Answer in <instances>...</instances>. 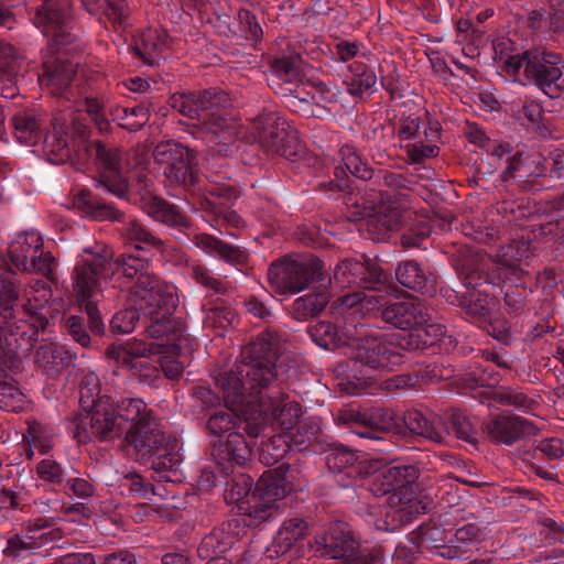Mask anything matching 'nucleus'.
I'll return each instance as SVG.
<instances>
[{
    "label": "nucleus",
    "instance_id": "obj_61",
    "mask_svg": "<svg viewBox=\"0 0 564 564\" xmlns=\"http://www.w3.org/2000/svg\"><path fill=\"white\" fill-rule=\"evenodd\" d=\"M73 523L78 522L79 525H83L85 530H79L77 532L76 529L73 528V545L76 541H79L82 539H88L90 527L88 523L84 521L90 520L91 516L94 514L95 508L89 502H73Z\"/></svg>",
    "mask_w": 564,
    "mask_h": 564
},
{
    "label": "nucleus",
    "instance_id": "obj_47",
    "mask_svg": "<svg viewBox=\"0 0 564 564\" xmlns=\"http://www.w3.org/2000/svg\"><path fill=\"white\" fill-rule=\"evenodd\" d=\"M373 370L393 371L405 361V356L394 345L393 338L379 337L378 347L375 352Z\"/></svg>",
    "mask_w": 564,
    "mask_h": 564
},
{
    "label": "nucleus",
    "instance_id": "obj_30",
    "mask_svg": "<svg viewBox=\"0 0 564 564\" xmlns=\"http://www.w3.org/2000/svg\"><path fill=\"white\" fill-rule=\"evenodd\" d=\"M147 214L155 221L163 224L192 242L196 232L193 221L181 208L163 198L153 197L145 205Z\"/></svg>",
    "mask_w": 564,
    "mask_h": 564
},
{
    "label": "nucleus",
    "instance_id": "obj_43",
    "mask_svg": "<svg viewBox=\"0 0 564 564\" xmlns=\"http://www.w3.org/2000/svg\"><path fill=\"white\" fill-rule=\"evenodd\" d=\"M329 303V294L325 291L308 292L296 297L289 306L290 315L305 322L319 315Z\"/></svg>",
    "mask_w": 564,
    "mask_h": 564
},
{
    "label": "nucleus",
    "instance_id": "obj_29",
    "mask_svg": "<svg viewBox=\"0 0 564 564\" xmlns=\"http://www.w3.org/2000/svg\"><path fill=\"white\" fill-rule=\"evenodd\" d=\"M397 281L405 289L426 296L437 292L438 275L436 270L416 260H405L395 268Z\"/></svg>",
    "mask_w": 564,
    "mask_h": 564
},
{
    "label": "nucleus",
    "instance_id": "obj_23",
    "mask_svg": "<svg viewBox=\"0 0 564 564\" xmlns=\"http://www.w3.org/2000/svg\"><path fill=\"white\" fill-rule=\"evenodd\" d=\"M420 469L413 464L397 463L382 469L375 478L372 491L376 495H391L392 499L420 512L415 507L419 490Z\"/></svg>",
    "mask_w": 564,
    "mask_h": 564
},
{
    "label": "nucleus",
    "instance_id": "obj_41",
    "mask_svg": "<svg viewBox=\"0 0 564 564\" xmlns=\"http://www.w3.org/2000/svg\"><path fill=\"white\" fill-rule=\"evenodd\" d=\"M408 334L393 335L394 345L400 349V354L405 356V352L425 350L433 345L431 335L443 336L445 334V327L437 324H430V322L423 327H414Z\"/></svg>",
    "mask_w": 564,
    "mask_h": 564
},
{
    "label": "nucleus",
    "instance_id": "obj_18",
    "mask_svg": "<svg viewBox=\"0 0 564 564\" xmlns=\"http://www.w3.org/2000/svg\"><path fill=\"white\" fill-rule=\"evenodd\" d=\"M312 549L323 557L341 560L349 564H377L379 552L361 549L348 523L334 521L314 536Z\"/></svg>",
    "mask_w": 564,
    "mask_h": 564
},
{
    "label": "nucleus",
    "instance_id": "obj_34",
    "mask_svg": "<svg viewBox=\"0 0 564 564\" xmlns=\"http://www.w3.org/2000/svg\"><path fill=\"white\" fill-rule=\"evenodd\" d=\"M251 130L256 141H297L300 138L297 129L274 112L259 116Z\"/></svg>",
    "mask_w": 564,
    "mask_h": 564
},
{
    "label": "nucleus",
    "instance_id": "obj_59",
    "mask_svg": "<svg viewBox=\"0 0 564 564\" xmlns=\"http://www.w3.org/2000/svg\"><path fill=\"white\" fill-rule=\"evenodd\" d=\"M523 459L530 462L531 459L555 460L564 455L563 443L560 438H546L540 441L532 449L524 452Z\"/></svg>",
    "mask_w": 564,
    "mask_h": 564
},
{
    "label": "nucleus",
    "instance_id": "obj_56",
    "mask_svg": "<svg viewBox=\"0 0 564 564\" xmlns=\"http://www.w3.org/2000/svg\"><path fill=\"white\" fill-rule=\"evenodd\" d=\"M351 78L345 83L347 90L352 96H361L364 91L371 89L377 83L376 74L362 63H354L349 66Z\"/></svg>",
    "mask_w": 564,
    "mask_h": 564
},
{
    "label": "nucleus",
    "instance_id": "obj_2",
    "mask_svg": "<svg viewBox=\"0 0 564 564\" xmlns=\"http://www.w3.org/2000/svg\"><path fill=\"white\" fill-rule=\"evenodd\" d=\"M90 419V427L84 421L77 425L76 440L86 443L93 437L108 442L124 436L141 458L151 464L156 481L181 482L183 457L178 441L161 427L153 410L141 398L124 397L104 400Z\"/></svg>",
    "mask_w": 564,
    "mask_h": 564
},
{
    "label": "nucleus",
    "instance_id": "obj_14",
    "mask_svg": "<svg viewBox=\"0 0 564 564\" xmlns=\"http://www.w3.org/2000/svg\"><path fill=\"white\" fill-rule=\"evenodd\" d=\"M289 468V464L282 463L265 470L258 479L251 498L240 506V517L245 527L258 528L275 517L280 509L279 501L291 490L286 480Z\"/></svg>",
    "mask_w": 564,
    "mask_h": 564
},
{
    "label": "nucleus",
    "instance_id": "obj_9",
    "mask_svg": "<svg viewBox=\"0 0 564 564\" xmlns=\"http://www.w3.org/2000/svg\"><path fill=\"white\" fill-rule=\"evenodd\" d=\"M529 246H509L501 256L499 262L488 267V272L484 276L486 281L492 283V288L499 286L503 292L505 311L512 317H518L530 311L531 296L538 284L520 267V261L528 257ZM471 264L459 265V271L465 272L469 280L467 283H474L475 278L482 276L477 273Z\"/></svg>",
    "mask_w": 564,
    "mask_h": 564
},
{
    "label": "nucleus",
    "instance_id": "obj_32",
    "mask_svg": "<svg viewBox=\"0 0 564 564\" xmlns=\"http://www.w3.org/2000/svg\"><path fill=\"white\" fill-rule=\"evenodd\" d=\"M192 243L206 254L220 259L241 272L250 269V254L241 247L232 246L208 234L195 235Z\"/></svg>",
    "mask_w": 564,
    "mask_h": 564
},
{
    "label": "nucleus",
    "instance_id": "obj_63",
    "mask_svg": "<svg viewBox=\"0 0 564 564\" xmlns=\"http://www.w3.org/2000/svg\"><path fill=\"white\" fill-rule=\"evenodd\" d=\"M243 306L247 313L262 322L271 323L275 318L273 307L256 295L248 296L243 302Z\"/></svg>",
    "mask_w": 564,
    "mask_h": 564
},
{
    "label": "nucleus",
    "instance_id": "obj_55",
    "mask_svg": "<svg viewBox=\"0 0 564 564\" xmlns=\"http://www.w3.org/2000/svg\"><path fill=\"white\" fill-rule=\"evenodd\" d=\"M264 151L275 152L291 162H303L313 165L316 161L308 150L306 143H259Z\"/></svg>",
    "mask_w": 564,
    "mask_h": 564
},
{
    "label": "nucleus",
    "instance_id": "obj_46",
    "mask_svg": "<svg viewBox=\"0 0 564 564\" xmlns=\"http://www.w3.org/2000/svg\"><path fill=\"white\" fill-rule=\"evenodd\" d=\"M202 310L204 312L203 325L205 328L223 332L231 326L236 319L235 311L219 299L216 301L209 300L207 303H204Z\"/></svg>",
    "mask_w": 564,
    "mask_h": 564
},
{
    "label": "nucleus",
    "instance_id": "obj_15",
    "mask_svg": "<svg viewBox=\"0 0 564 564\" xmlns=\"http://www.w3.org/2000/svg\"><path fill=\"white\" fill-rule=\"evenodd\" d=\"M167 336L154 338L152 343L129 339L126 343L111 345L107 349L110 358L129 368L133 377L149 387H159L164 381L160 365L151 360L156 355H178L181 347L175 351H169ZM158 364H160L158 361Z\"/></svg>",
    "mask_w": 564,
    "mask_h": 564
},
{
    "label": "nucleus",
    "instance_id": "obj_5",
    "mask_svg": "<svg viewBox=\"0 0 564 564\" xmlns=\"http://www.w3.org/2000/svg\"><path fill=\"white\" fill-rule=\"evenodd\" d=\"M223 399L226 409L209 415L206 430L215 437L210 442V457L227 471L230 467L243 466L250 459L252 443L246 440L245 433L251 440L257 438L260 436V426L253 424L250 410L227 402L225 393Z\"/></svg>",
    "mask_w": 564,
    "mask_h": 564
},
{
    "label": "nucleus",
    "instance_id": "obj_28",
    "mask_svg": "<svg viewBox=\"0 0 564 564\" xmlns=\"http://www.w3.org/2000/svg\"><path fill=\"white\" fill-rule=\"evenodd\" d=\"M73 383L78 388V403L80 412L73 416V438H76L77 425L84 421L90 427V419L99 410L98 405L104 400H110L108 395H100V380L97 375L85 368H77L73 373Z\"/></svg>",
    "mask_w": 564,
    "mask_h": 564
},
{
    "label": "nucleus",
    "instance_id": "obj_3",
    "mask_svg": "<svg viewBox=\"0 0 564 564\" xmlns=\"http://www.w3.org/2000/svg\"><path fill=\"white\" fill-rule=\"evenodd\" d=\"M111 274L131 282L129 290L134 296L175 294L173 285L153 273L147 257L122 253L111 261L100 245L82 247L73 268V306L76 304L79 312L85 315H73V341H77L82 347H88L90 344V336L84 327L85 321L93 334L101 335L105 330L97 303L100 280Z\"/></svg>",
    "mask_w": 564,
    "mask_h": 564
},
{
    "label": "nucleus",
    "instance_id": "obj_40",
    "mask_svg": "<svg viewBox=\"0 0 564 564\" xmlns=\"http://www.w3.org/2000/svg\"><path fill=\"white\" fill-rule=\"evenodd\" d=\"M403 424L414 434L434 443L444 442V423L434 414H425L417 409H409L402 416Z\"/></svg>",
    "mask_w": 564,
    "mask_h": 564
},
{
    "label": "nucleus",
    "instance_id": "obj_51",
    "mask_svg": "<svg viewBox=\"0 0 564 564\" xmlns=\"http://www.w3.org/2000/svg\"><path fill=\"white\" fill-rule=\"evenodd\" d=\"M412 542L420 552L425 550L435 553L440 544L449 542L445 531L435 524H421L412 532Z\"/></svg>",
    "mask_w": 564,
    "mask_h": 564
},
{
    "label": "nucleus",
    "instance_id": "obj_36",
    "mask_svg": "<svg viewBox=\"0 0 564 564\" xmlns=\"http://www.w3.org/2000/svg\"><path fill=\"white\" fill-rule=\"evenodd\" d=\"M487 431L494 442L511 445L521 437L532 434L534 426L521 416L499 415L488 422Z\"/></svg>",
    "mask_w": 564,
    "mask_h": 564
},
{
    "label": "nucleus",
    "instance_id": "obj_20",
    "mask_svg": "<svg viewBox=\"0 0 564 564\" xmlns=\"http://www.w3.org/2000/svg\"><path fill=\"white\" fill-rule=\"evenodd\" d=\"M153 160L164 165V175L171 183L184 189L194 191L200 182L196 153L185 143H156L152 151Z\"/></svg>",
    "mask_w": 564,
    "mask_h": 564
},
{
    "label": "nucleus",
    "instance_id": "obj_52",
    "mask_svg": "<svg viewBox=\"0 0 564 564\" xmlns=\"http://www.w3.org/2000/svg\"><path fill=\"white\" fill-rule=\"evenodd\" d=\"M516 47L512 40L501 37L494 42L495 59L503 64L508 74L517 75L523 66V53H514Z\"/></svg>",
    "mask_w": 564,
    "mask_h": 564
},
{
    "label": "nucleus",
    "instance_id": "obj_10",
    "mask_svg": "<svg viewBox=\"0 0 564 564\" xmlns=\"http://www.w3.org/2000/svg\"><path fill=\"white\" fill-rule=\"evenodd\" d=\"M345 310L359 312L362 317H370L384 325L401 330L423 327L431 321V315L423 301L414 296L403 299L384 294H365L348 292L343 295Z\"/></svg>",
    "mask_w": 564,
    "mask_h": 564
},
{
    "label": "nucleus",
    "instance_id": "obj_38",
    "mask_svg": "<svg viewBox=\"0 0 564 564\" xmlns=\"http://www.w3.org/2000/svg\"><path fill=\"white\" fill-rule=\"evenodd\" d=\"M73 110L78 117H73V138L89 139L91 137V127L104 133L108 129L109 121L100 116V105L96 99L86 98L83 102L73 105Z\"/></svg>",
    "mask_w": 564,
    "mask_h": 564
},
{
    "label": "nucleus",
    "instance_id": "obj_22",
    "mask_svg": "<svg viewBox=\"0 0 564 564\" xmlns=\"http://www.w3.org/2000/svg\"><path fill=\"white\" fill-rule=\"evenodd\" d=\"M453 268L463 282V285L467 289V299L465 304V313L478 321L486 322L491 316L492 312L496 310V300L495 295L490 293L489 288H492V283L486 281L485 276L475 278L474 283H467L469 276L465 272H460L459 265L463 264H471L470 267L477 273H481V275L487 274L488 268L481 265L477 258L474 256H460L456 259L452 260Z\"/></svg>",
    "mask_w": 564,
    "mask_h": 564
},
{
    "label": "nucleus",
    "instance_id": "obj_16",
    "mask_svg": "<svg viewBox=\"0 0 564 564\" xmlns=\"http://www.w3.org/2000/svg\"><path fill=\"white\" fill-rule=\"evenodd\" d=\"M338 425H346L351 433L369 442V448L390 452L393 447L390 433L399 427V416L388 408H373L362 412L355 406L341 409L335 415Z\"/></svg>",
    "mask_w": 564,
    "mask_h": 564
},
{
    "label": "nucleus",
    "instance_id": "obj_11",
    "mask_svg": "<svg viewBox=\"0 0 564 564\" xmlns=\"http://www.w3.org/2000/svg\"><path fill=\"white\" fill-rule=\"evenodd\" d=\"M283 378L265 383L259 392L243 391V400L235 402L226 398L232 405L250 410L253 424H259L260 435L267 436L268 426L284 433L300 421L301 405L292 400L282 386Z\"/></svg>",
    "mask_w": 564,
    "mask_h": 564
},
{
    "label": "nucleus",
    "instance_id": "obj_54",
    "mask_svg": "<svg viewBox=\"0 0 564 564\" xmlns=\"http://www.w3.org/2000/svg\"><path fill=\"white\" fill-rule=\"evenodd\" d=\"M378 336H361L357 329L356 335H354V339L348 345V348L351 349V358L371 369L372 364L375 362L373 359L378 347Z\"/></svg>",
    "mask_w": 564,
    "mask_h": 564
},
{
    "label": "nucleus",
    "instance_id": "obj_26",
    "mask_svg": "<svg viewBox=\"0 0 564 564\" xmlns=\"http://www.w3.org/2000/svg\"><path fill=\"white\" fill-rule=\"evenodd\" d=\"M238 198L236 188L225 184H213L204 188L198 198V206L206 215V221L214 226V223L228 224L235 228L242 226V218L231 209L234 202Z\"/></svg>",
    "mask_w": 564,
    "mask_h": 564
},
{
    "label": "nucleus",
    "instance_id": "obj_60",
    "mask_svg": "<svg viewBox=\"0 0 564 564\" xmlns=\"http://www.w3.org/2000/svg\"><path fill=\"white\" fill-rule=\"evenodd\" d=\"M122 487L128 489L132 496L142 499H151L154 496L161 495L158 486L137 473L128 474L124 477Z\"/></svg>",
    "mask_w": 564,
    "mask_h": 564
},
{
    "label": "nucleus",
    "instance_id": "obj_4",
    "mask_svg": "<svg viewBox=\"0 0 564 564\" xmlns=\"http://www.w3.org/2000/svg\"><path fill=\"white\" fill-rule=\"evenodd\" d=\"M285 333L268 327L260 332L241 351V360L235 369L224 371L216 378V383L224 391L225 398L241 402V391L259 392L265 383L281 379L276 361L285 350Z\"/></svg>",
    "mask_w": 564,
    "mask_h": 564
},
{
    "label": "nucleus",
    "instance_id": "obj_37",
    "mask_svg": "<svg viewBox=\"0 0 564 564\" xmlns=\"http://www.w3.org/2000/svg\"><path fill=\"white\" fill-rule=\"evenodd\" d=\"M308 525L302 518H292L283 522L271 545L265 547L264 554L268 558H275L286 554L292 547L306 535Z\"/></svg>",
    "mask_w": 564,
    "mask_h": 564
},
{
    "label": "nucleus",
    "instance_id": "obj_50",
    "mask_svg": "<svg viewBox=\"0 0 564 564\" xmlns=\"http://www.w3.org/2000/svg\"><path fill=\"white\" fill-rule=\"evenodd\" d=\"M285 440L282 433L262 440L258 448L260 463L268 467L282 464L281 460L291 452Z\"/></svg>",
    "mask_w": 564,
    "mask_h": 564
},
{
    "label": "nucleus",
    "instance_id": "obj_7",
    "mask_svg": "<svg viewBox=\"0 0 564 564\" xmlns=\"http://www.w3.org/2000/svg\"><path fill=\"white\" fill-rule=\"evenodd\" d=\"M169 105L180 115L198 122L204 138L243 141L247 135L243 128L231 117L227 109L231 106L227 93L212 87L195 91L174 93Z\"/></svg>",
    "mask_w": 564,
    "mask_h": 564
},
{
    "label": "nucleus",
    "instance_id": "obj_58",
    "mask_svg": "<svg viewBox=\"0 0 564 564\" xmlns=\"http://www.w3.org/2000/svg\"><path fill=\"white\" fill-rule=\"evenodd\" d=\"M12 124L19 141L37 138L41 123L31 110H22L12 117Z\"/></svg>",
    "mask_w": 564,
    "mask_h": 564
},
{
    "label": "nucleus",
    "instance_id": "obj_45",
    "mask_svg": "<svg viewBox=\"0 0 564 564\" xmlns=\"http://www.w3.org/2000/svg\"><path fill=\"white\" fill-rule=\"evenodd\" d=\"M488 397V405L495 403L503 406H512L524 413H531L538 406V402L529 398L525 393L509 387H499L496 390H491Z\"/></svg>",
    "mask_w": 564,
    "mask_h": 564
},
{
    "label": "nucleus",
    "instance_id": "obj_24",
    "mask_svg": "<svg viewBox=\"0 0 564 564\" xmlns=\"http://www.w3.org/2000/svg\"><path fill=\"white\" fill-rule=\"evenodd\" d=\"M343 295L336 301L335 310L337 316L334 322L323 321L307 328V334L312 341L326 350H335L347 347L357 333V322L355 316L359 312L345 310L341 305Z\"/></svg>",
    "mask_w": 564,
    "mask_h": 564
},
{
    "label": "nucleus",
    "instance_id": "obj_48",
    "mask_svg": "<svg viewBox=\"0 0 564 564\" xmlns=\"http://www.w3.org/2000/svg\"><path fill=\"white\" fill-rule=\"evenodd\" d=\"M270 72L284 83H296L301 78L302 58L295 52L274 56L270 59Z\"/></svg>",
    "mask_w": 564,
    "mask_h": 564
},
{
    "label": "nucleus",
    "instance_id": "obj_8",
    "mask_svg": "<svg viewBox=\"0 0 564 564\" xmlns=\"http://www.w3.org/2000/svg\"><path fill=\"white\" fill-rule=\"evenodd\" d=\"M33 21L46 36H51L48 52L43 61L44 75L41 80H45L52 95L65 98L67 104L70 87V37L67 18L55 0H44L43 6L37 8Z\"/></svg>",
    "mask_w": 564,
    "mask_h": 564
},
{
    "label": "nucleus",
    "instance_id": "obj_64",
    "mask_svg": "<svg viewBox=\"0 0 564 564\" xmlns=\"http://www.w3.org/2000/svg\"><path fill=\"white\" fill-rule=\"evenodd\" d=\"M404 152L411 164H421L425 159L437 156L440 149L430 143H405Z\"/></svg>",
    "mask_w": 564,
    "mask_h": 564
},
{
    "label": "nucleus",
    "instance_id": "obj_13",
    "mask_svg": "<svg viewBox=\"0 0 564 564\" xmlns=\"http://www.w3.org/2000/svg\"><path fill=\"white\" fill-rule=\"evenodd\" d=\"M73 212L82 217L95 220H111L118 223V232L127 240L135 243L138 251H151L161 249L163 240L149 230L137 218L126 215L112 205L97 203L93 199L91 193L82 189L73 195Z\"/></svg>",
    "mask_w": 564,
    "mask_h": 564
},
{
    "label": "nucleus",
    "instance_id": "obj_57",
    "mask_svg": "<svg viewBox=\"0 0 564 564\" xmlns=\"http://www.w3.org/2000/svg\"><path fill=\"white\" fill-rule=\"evenodd\" d=\"M469 380L475 387H481L489 389L481 395V403H488V393L491 390L498 389L497 386L500 381V373L495 371L490 365H484L482 362H476L473 370L468 372Z\"/></svg>",
    "mask_w": 564,
    "mask_h": 564
},
{
    "label": "nucleus",
    "instance_id": "obj_1",
    "mask_svg": "<svg viewBox=\"0 0 564 564\" xmlns=\"http://www.w3.org/2000/svg\"><path fill=\"white\" fill-rule=\"evenodd\" d=\"M343 166L335 171V181L326 187L330 192H349L352 176L370 182L372 194L366 197H349L352 209L348 216L351 220H365L372 239H384L391 231H401V242L405 248H420L431 234L430 226L416 220L409 205V194L417 181L414 176L391 172L383 167H372L365 162L350 143H345L339 151Z\"/></svg>",
    "mask_w": 564,
    "mask_h": 564
},
{
    "label": "nucleus",
    "instance_id": "obj_39",
    "mask_svg": "<svg viewBox=\"0 0 564 564\" xmlns=\"http://www.w3.org/2000/svg\"><path fill=\"white\" fill-rule=\"evenodd\" d=\"M242 523L241 517L223 523L220 528L214 529L207 534L198 546V553L202 557H220L221 554L231 550L238 542L234 530L239 523Z\"/></svg>",
    "mask_w": 564,
    "mask_h": 564
},
{
    "label": "nucleus",
    "instance_id": "obj_35",
    "mask_svg": "<svg viewBox=\"0 0 564 564\" xmlns=\"http://www.w3.org/2000/svg\"><path fill=\"white\" fill-rule=\"evenodd\" d=\"M321 454L325 455V463L332 473L343 474L349 478L343 484L345 487L352 485V479L361 473V462L357 452L341 443L327 441V448Z\"/></svg>",
    "mask_w": 564,
    "mask_h": 564
},
{
    "label": "nucleus",
    "instance_id": "obj_17",
    "mask_svg": "<svg viewBox=\"0 0 564 564\" xmlns=\"http://www.w3.org/2000/svg\"><path fill=\"white\" fill-rule=\"evenodd\" d=\"M97 164L100 170L101 182L116 194L127 188L126 174L133 170L147 169L153 149V142L137 143L124 155L113 145V143H91Z\"/></svg>",
    "mask_w": 564,
    "mask_h": 564
},
{
    "label": "nucleus",
    "instance_id": "obj_25",
    "mask_svg": "<svg viewBox=\"0 0 564 564\" xmlns=\"http://www.w3.org/2000/svg\"><path fill=\"white\" fill-rule=\"evenodd\" d=\"M9 256L15 268L42 274L48 278L52 273L54 258L43 250V238L30 230L19 234L10 243Z\"/></svg>",
    "mask_w": 564,
    "mask_h": 564
},
{
    "label": "nucleus",
    "instance_id": "obj_53",
    "mask_svg": "<svg viewBox=\"0 0 564 564\" xmlns=\"http://www.w3.org/2000/svg\"><path fill=\"white\" fill-rule=\"evenodd\" d=\"M189 276L197 284L202 285L209 296L225 295L230 289L226 280L217 278L209 269L202 264H194L189 268Z\"/></svg>",
    "mask_w": 564,
    "mask_h": 564
},
{
    "label": "nucleus",
    "instance_id": "obj_21",
    "mask_svg": "<svg viewBox=\"0 0 564 564\" xmlns=\"http://www.w3.org/2000/svg\"><path fill=\"white\" fill-rule=\"evenodd\" d=\"M525 78L540 88L547 97H561L564 90L562 56L542 47L523 52Z\"/></svg>",
    "mask_w": 564,
    "mask_h": 564
},
{
    "label": "nucleus",
    "instance_id": "obj_6",
    "mask_svg": "<svg viewBox=\"0 0 564 564\" xmlns=\"http://www.w3.org/2000/svg\"><path fill=\"white\" fill-rule=\"evenodd\" d=\"M176 306V294L135 296L133 306L112 316L110 329L113 334H129L140 325L149 338L167 336L166 350L175 351L184 334L182 319L174 316Z\"/></svg>",
    "mask_w": 564,
    "mask_h": 564
},
{
    "label": "nucleus",
    "instance_id": "obj_42",
    "mask_svg": "<svg viewBox=\"0 0 564 564\" xmlns=\"http://www.w3.org/2000/svg\"><path fill=\"white\" fill-rule=\"evenodd\" d=\"M164 41L156 29H145L133 40L130 50L144 65L154 66L159 63Z\"/></svg>",
    "mask_w": 564,
    "mask_h": 564
},
{
    "label": "nucleus",
    "instance_id": "obj_12",
    "mask_svg": "<svg viewBox=\"0 0 564 564\" xmlns=\"http://www.w3.org/2000/svg\"><path fill=\"white\" fill-rule=\"evenodd\" d=\"M267 281L272 295L281 300L301 293L313 283L326 285L332 280L324 262L310 253L281 257L268 268Z\"/></svg>",
    "mask_w": 564,
    "mask_h": 564
},
{
    "label": "nucleus",
    "instance_id": "obj_44",
    "mask_svg": "<svg viewBox=\"0 0 564 564\" xmlns=\"http://www.w3.org/2000/svg\"><path fill=\"white\" fill-rule=\"evenodd\" d=\"M51 533L46 530H36L30 534L11 538L8 540L4 554L14 558H24L33 551L47 544Z\"/></svg>",
    "mask_w": 564,
    "mask_h": 564
},
{
    "label": "nucleus",
    "instance_id": "obj_49",
    "mask_svg": "<svg viewBox=\"0 0 564 564\" xmlns=\"http://www.w3.org/2000/svg\"><path fill=\"white\" fill-rule=\"evenodd\" d=\"M446 429L462 441L470 444L477 442L478 422L464 410H452Z\"/></svg>",
    "mask_w": 564,
    "mask_h": 564
},
{
    "label": "nucleus",
    "instance_id": "obj_27",
    "mask_svg": "<svg viewBox=\"0 0 564 564\" xmlns=\"http://www.w3.org/2000/svg\"><path fill=\"white\" fill-rule=\"evenodd\" d=\"M19 293L17 278L12 271L0 273V338L2 341L9 337L12 345L17 343L19 332L25 334L26 321L17 316L14 306Z\"/></svg>",
    "mask_w": 564,
    "mask_h": 564
},
{
    "label": "nucleus",
    "instance_id": "obj_31",
    "mask_svg": "<svg viewBox=\"0 0 564 564\" xmlns=\"http://www.w3.org/2000/svg\"><path fill=\"white\" fill-rule=\"evenodd\" d=\"M282 434L291 452L319 454L327 448V441L324 440L315 417H305Z\"/></svg>",
    "mask_w": 564,
    "mask_h": 564
},
{
    "label": "nucleus",
    "instance_id": "obj_33",
    "mask_svg": "<svg viewBox=\"0 0 564 564\" xmlns=\"http://www.w3.org/2000/svg\"><path fill=\"white\" fill-rule=\"evenodd\" d=\"M381 129L387 132L381 138L397 134L400 140L419 139L422 141L424 139L425 141H435L441 138L442 127L438 121L429 119L427 113H425L424 120L413 113L402 117L398 126L388 123L382 126Z\"/></svg>",
    "mask_w": 564,
    "mask_h": 564
},
{
    "label": "nucleus",
    "instance_id": "obj_62",
    "mask_svg": "<svg viewBox=\"0 0 564 564\" xmlns=\"http://www.w3.org/2000/svg\"><path fill=\"white\" fill-rule=\"evenodd\" d=\"M252 489V477L240 474L238 477L231 480L230 489L227 490V496L230 498L232 502H236L238 505V508L240 509V506L251 498V495L253 492Z\"/></svg>",
    "mask_w": 564,
    "mask_h": 564
},
{
    "label": "nucleus",
    "instance_id": "obj_19",
    "mask_svg": "<svg viewBox=\"0 0 564 564\" xmlns=\"http://www.w3.org/2000/svg\"><path fill=\"white\" fill-rule=\"evenodd\" d=\"M334 282L345 288H359L365 294H384L389 288V274L377 259L361 256L360 259H345L334 269Z\"/></svg>",
    "mask_w": 564,
    "mask_h": 564
}]
</instances>
